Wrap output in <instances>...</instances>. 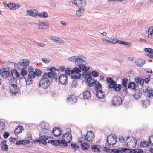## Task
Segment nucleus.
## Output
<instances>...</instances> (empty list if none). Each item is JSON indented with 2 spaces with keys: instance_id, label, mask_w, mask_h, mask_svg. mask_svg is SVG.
Masks as SVG:
<instances>
[{
  "instance_id": "f257e3e1",
  "label": "nucleus",
  "mask_w": 153,
  "mask_h": 153,
  "mask_svg": "<svg viewBox=\"0 0 153 153\" xmlns=\"http://www.w3.org/2000/svg\"><path fill=\"white\" fill-rule=\"evenodd\" d=\"M72 137L71 133L68 132L63 135L62 140H53L49 141L48 143L53 146H56L60 145L62 147H65L67 146V143H69L71 141Z\"/></svg>"
},
{
  "instance_id": "f03ea898",
  "label": "nucleus",
  "mask_w": 153,
  "mask_h": 153,
  "mask_svg": "<svg viewBox=\"0 0 153 153\" xmlns=\"http://www.w3.org/2000/svg\"><path fill=\"white\" fill-rule=\"evenodd\" d=\"M42 74L41 71L39 69H36L35 71H30L27 76L25 77L26 84L28 85L32 82V80L35 78L36 76H39Z\"/></svg>"
},
{
  "instance_id": "7ed1b4c3",
  "label": "nucleus",
  "mask_w": 153,
  "mask_h": 153,
  "mask_svg": "<svg viewBox=\"0 0 153 153\" xmlns=\"http://www.w3.org/2000/svg\"><path fill=\"white\" fill-rule=\"evenodd\" d=\"M65 73L67 75H70L73 74L71 76V78L75 79L79 78L81 76V74L80 73L81 71L77 67H75L72 70H70V68H67L65 70Z\"/></svg>"
},
{
  "instance_id": "20e7f679",
  "label": "nucleus",
  "mask_w": 153,
  "mask_h": 153,
  "mask_svg": "<svg viewBox=\"0 0 153 153\" xmlns=\"http://www.w3.org/2000/svg\"><path fill=\"white\" fill-rule=\"evenodd\" d=\"M68 60L69 61L75 62L76 65H78L81 64L85 63L86 59L84 56L82 55L73 56L68 57Z\"/></svg>"
},
{
  "instance_id": "39448f33",
  "label": "nucleus",
  "mask_w": 153,
  "mask_h": 153,
  "mask_svg": "<svg viewBox=\"0 0 153 153\" xmlns=\"http://www.w3.org/2000/svg\"><path fill=\"white\" fill-rule=\"evenodd\" d=\"M39 81V86L42 88L45 89L48 88L50 84V81L48 78L43 77Z\"/></svg>"
},
{
  "instance_id": "423d86ee",
  "label": "nucleus",
  "mask_w": 153,
  "mask_h": 153,
  "mask_svg": "<svg viewBox=\"0 0 153 153\" xmlns=\"http://www.w3.org/2000/svg\"><path fill=\"white\" fill-rule=\"evenodd\" d=\"M51 139H53L52 137L44 135L40 137L39 139L37 140L36 142H39V143H41L43 145H46L48 142V143L49 141H51L49 140Z\"/></svg>"
},
{
  "instance_id": "0eeeda50",
  "label": "nucleus",
  "mask_w": 153,
  "mask_h": 153,
  "mask_svg": "<svg viewBox=\"0 0 153 153\" xmlns=\"http://www.w3.org/2000/svg\"><path fill=\"white\" fill-rule=\"evenodd\" d=\"M137 144V140L133 137H131L129 139V141L126 143V146L128 147L132 148L135 147Z\"/></svg>"
},
{
  "instance_id": "6e6552de",
  "label": "nucleus",
  "mask_w": 153,
  "mask_h": 153,
  "mask_svg": "<svg viewBox=\"0 0 153 153\" xmlns=\"http://www.w3.org/2000/svg\"><path fill=\"white\" fill-rule=\"evenodd\" d=\"M112 102L113 105L119 106L122 104V98L118 96H115L113 98Z\"/></svg>"
},
{
  "instance_id": "1a4fd4ad",
  "label": "nucleus",
  "mask_w": 153,
  "mask_h": 153,
  "mask_svg": "<svg viewBox=\"0 0 153 153\" xmlns=\"http://www.w3.org/2000/svg\"><path fill=\"white\" fill-rule=\"evenodd\" d=\"M117 141V138L112 135H109L107 138V142L109 145H114L116 144Z\"/></svg>"
},
{
  "instance_id": "9d476101",
  "label": "nucleus",
  "mask_w": 153,
  "mask_h": 153,
  "mask_svg": "<svg viewBox=\"0 0 153 153\" xmlns=\"http://www.w3.org/2000/svg\"><path fill=\"white\" fill-rule=\"evenodd\" d=\"M143 91L144 93H147V95L149 98H150L153 96V89L151 87H146L143 89Z\"/></svg>"
},
{
  "instance_id": "9b49d317",
  "label": "nucleus",
  "mask_w": 153,
  "mask_h": 153,
  "mask_svg": "<svg viewBox=\"0 0 153 153\" xmlns=\"http://www.w3.org/2000/svg\"><path fill=\"white\" fill-rule=\"evenodd\" d=\"M85 139L88 142L92 141L94 139V134L91 131H88L85 137Z\"/></svg>"
},
{
  "instance_id": "f8f14e48",
  "label": "nucleus",
  "mask_w": 153,
  "mask_h": 153,
  "mask_svg": "<svg viewBox=\"0 0 153 153\" xmlns=\"http://www.w3.org/2000/svg\"><path fill=\"white\" fill-rule=\"evenodd\" d=\"M37 13L38 11L36 9L28 10L26 12V16H29L34 17L37 16Z\"/></svg>"
},
{
  "instance_id": "ddd939ff",
  "label": "nucleus",
  "mask_w": 153,
  "mask_h": 153,
  "mask_svg": "<svg viewBox=\"0 0 153 153\" xmlns=\"http://www.w3.org/2000/svg\"><path fill=\"white\" fill-rule=\"evenodd\" d=\"M106 81L109 84L108 87L110 88H113L114 85L116 83V82L111 77L107 78Z\"/></svg>"
},
{
  "instance_id": "4468645a",
  "label": "nucleus",
  "mask_w": 153,
  "mask_h": 153,
  "mask_svg": "<svg viewBox=\"0 0 153 153\" xmlns=\"http://www.w3.org/2000/svg\"><path fill=\"white\" fill-rule=\"evenodd\" d=\"M59 80L62 84H65L67 81V78L65 74L60 75L59 77Z\"/></svg>"
},
{
  "instance_id": "2eb2a0df",
  "label": "nucleus",
  "mask_w": 153,
  "mask_h": 153,
  "mask_svg": "<svg viewBox=\"0 0 153 153\" xmlns=\"http://www.w3.org/2000/svg\"><path fill=\"white\" fill-rule=\"evenodd\" d=\"M76 97L74 95L69 96L67 98V102L68 103L74 104L76 103Z\"/></svg>"
},
{
  "instance_id": "dca6fc26",
  "label": "nucleus",
  "mask_w": 153,
  "mask_h": 153,
  "mask_svg": "<svg viewBox=\"0 0 153 153\" xmlns=\"http://www.w3.org/2000/svg\"><path fill=\"white\" fill-rule=\"evenodd\" d=\"M49 24L47 22H43L39 21L38 23V25L40 29H44L49 26Z\"/></svg>"
},
{
  "instance_id": "f3484780",
  "label": "nucleus",
  "mask_w": 153,
  "mask_h": 153,
  "mask_svg": "<svg viewBox=\"0 0 153 153\" xmlns=\"http://www.w3.org/2000/svg\"><path fill=\"white\" fill-rule=\"evenodd\" d=\"M18 91L17 85L16 84H11V87L10 88V91L12 93L15 94L18 93Z\"/></svg>"
},
{
  "instance_id": "a211bd4d",
  "label": "nucleus",
  "mask_w": 153,
  "mask_h": 153,
  "mask_svg": "<svg viewBox=\"0 0 153 153\" xmlns=\"http://www.w3.org/2000/svg\"><path fill=\"white\" fill-rule=\"evenodd\" d=\"M96 94L97 97L99 99H102L104 97V92L101 90H97Z\"/></svg>"
},
{
  "instance_id": "6ab92c4d",
  "label": "nucleus",
  "mask_w": 153,
  "mask_h": 153,
  "mask_svg": "<svg viewBox=\"0 0 153 153\" xmlns=\"http://www.w3.org/2000/svg\"><path fill=\"white\" fill-rule=\"evenodd\" d=\"M29 61L23 59L19 60L18 62V64L20 66L26 67L29 65Z\"/></svg>"
},
{
  "instance_id": "aec40b11",
  "label": "nucleus",
  "mask_w": 153,
  "mask_h": 153,
  "mask_svg": "<svg viewBox=\"0 0 153 153\" xmlns=\"http://www.w3.org/2000/svg\"><path fill=\"white\" fill-rule=\"evenodd\" d=\"M11 74L13 77V79L15 80L14 77H16V78H19L20 76V74L15 69H13L11 71Z\"/></svg>"
},
{
  "instance_id": "412c9836",
  "label": "nucleus",
  "mask_w": 153,
  "mask_h": 153,
  "mask_svg": "<svg viewBox=\"0 0 153 153\" xmlns=\"http://www.w3.org/2000/svg\"><path fill=\"white\" fill-rule=\"evenodd\" d=\"M145 51L148 53L146 55L150 58H153V49L150 48H146L144 49Z\"/></svg>"
},
{
  "instance_id": "4be33fe9",
  "label": "nucleus",
  "mask_w": 153,
  "mask_h": 153,
  "mask_svg": "<svg viewBox=\"0 0 153 153\" xmlns=\"http://www.w3.org/2000/svg\"><path fill=\"white\" fill-rule=\"evenodd\" d=\"M55 75V73L54 71H51L48 73H44L42 75L43 77L46 78L54 77Z\"/></svg>"
},
{
  "instance_id": "5701e85b",
  "label": "nucleus",
  "mask_w": 153,
  "mask_h": 153,
  "mask_svg": "<svg viewBox=\"0 0 153 153\" xmlns=\"http://www.w3.org/2000/svg\"><path fill=\"white\" fill-rule=\"evenodd\" d=\"M52 133L55 137L59 136L61 134V131L60 129L56 128H55L53 129Z\"/></svg>"
},
{
  "instance_id": "b1692460",
  "label": "nucleus",
  "mask_w": 153,
  "mask_h": 153,
  "mask_svg": "<svg viewBox=\"0 0 153 153\" xmlns=\"http://www.w3.org/2000/svg\"><path fill=\"white\" fill-rule=\"evenodd\" d=\"M20 6L18 4L9 3L8 8L10 9H17L20 7Z\"/></svg>"
},
{
  "instance_id": "393cba45",
  "label": "nucleus",
  "mask_w": 153,
  "mask_h": 153,
  "mask_svg": "<svg viewBox=\"0 0 153 153\" xmlns=\"http://www.w3.org/2000/svg\"><path fill=\"white\" fill-rule=\"evenodd\" d=\"M41 130L42 133L43 134H45L48 133L49 131V128L46 124L42 125L41 126Z\"/></svg>"
},
{
  "instance_id": "a878e982",
  "label": "nucleus",
  "mask_w": 153,
  "mask_h": 153,
  "mask_svg": "<svg viewBox=\"0 0 153 153\" xmlns=\"http://www.w3.org/2000/svg\"><path fill=\"white\" fill-rule=\"evenodd\" d=\"M135 63L137 66L142 67L145 64V61L143 59H139L136 60Z\"/></svg>"
},
{
  "instance_id": "bb28decb",
  "label": "nucleus",
  "mask_w": 153,
  "mask_h": 153,
  "mask_svg": "<svg viewBox=\"0 0 153 153\" xmlns=\"http://www.w3.org/2000/svg\"><path fill=\"white\" fill-rule=\"evenodd\" d=\"M91 149L93 151L95 152H99L101 146L99 145H93L91 146Z\"/></svg>"
},
{
  "instance_id": "cd10ccee",
  "label": "nucleus",
  "mask_w": 153,
  "mask_h": 153,
  "mask_svg": "<svg viewBox=\"0 0 153 153\" xmlns=\"http://www.w3.org/2000/svg\"><path fill=\"white\" fill-rule=\"evenodd\" d=\"M91 97V94L89 91L86 90L83 93V97L85 99H88Z\"/></svg>"
},
{
  "instance_id": "c85d7f7f",
  "label": "nucleus",
  "mask_w": 153,
  "mask_h": 153,
  "mask_svg": "<svg viewBox=\"0 0 153 153\" xmlns=\"http://www.w3.org/2000/svg\"><path fill=\"white\" fill-rule=\"evenodd\" d=\"M79 68V69L80 71L81 70H82L83 71H85V72H87L90 69L89 67H87L83 64H81L79 65H78Z\"/></svg>"
},
{
  "instance_id": "c756f323",
  "label": "nucleus",
  "mask_w": 153,
  "mask_h": 153,
  "mask_svg": "<svg viewBox=\"0 0 153 153\" xmlns=\"http://www.w3.org/2000/svg\"><path fill=\"white\" fill-rule=\"evenodd\" d=\"M24 130L23 127L21 126H19L17 127H16L14 131V133L16 134L21 133Z\"/></svg>"
},
{
  "instance_id": "7c9ffc66",
  "label": "nucleus",
  "mask_w": 153,
  "mask_h": 153,
  "mask_svg": "<svg viewBox=\"0 0 153 153\" xmlns=\"http://www.w3.org/2000/svg\"><path fill=\"white\" fill-rule=\"evenodd\" d=\"M122 85L120 84H118L116 83L113 88L114 91L118 92L120 91L121 89Z\"/></svg>"
},
{
  "instance_id": "2f4dec72",
  "label": "nucleus",
  "mask_w": 153,
  "mask_h": 153,
  "mask_svg": "<svg viewBox=\"0 0 153 153\" xmlns=\"http://www.w3.org/2000/svg\"><path fill=\"white\" fill-rule=\"evenodd\" d=\"M142 106L145 108H146L147 105H149L150 104V102L149 100L145 99L143 100L142 102Z\"/></svg>"
},
{
  "instance_id": "473e14b6",
  "label": "nucleus",
  "mask_w": 153,
  "mask_h": 153,
  "mask_svg": "<svg viewBox=\"0 0 153 153\" xmlns=\"http://www.w3.org/2000/svg\"><path fill=\"white\" fill-rule=\"evenodd\" d=\"M84 9L82 7L80 8L76 11V13L77 15L79 17H80L81 16L82 13L84 11Z\"/></svg>"
},
{
  "instance_id": "72a5a7b5",
  "label": "nucleus",
  "mask_w": 153,
  "mask_h": 153,
  "mask_svg": "<svg viewBox=\"0 0 153 153\" xmlns=\"http://www.w3.org/2000/svg\"><path fill=\"white\" fill-rule=\"evenodd\" d=\"M149 143L146 141H141L140 143V146L141 147L144 148L149 147Z\"/></svg>"
},
{
  "instance_id": "f704fd0d",
  "label": "nucleus",
  "mask_w": 153,
  "mask_h": 153,
  "mask_svg": "<svg viewBox=\"0 0 153 153\" xmlns=\"http://www.w3.org/2000/svg\"><path fill=\"white\" fill-rule=\"evenodd\" d=\"M153 34V27H150L148 31V37L151 38L152 37V34Z\"/></svg>"
},
{
  "instance_id": "c9c22d12",
  "label": "nucleus",
  "mask_w": 153,
  "mask_h": 153,
  "mask_svg": "<svg viewBox=\"0 0 153 153\" xmlns=\"http://www.w3.org/2000/svg\"><path fill=\"white\" fill-rule=\"evenodd\" d=\"M136 85L133 82H131L129 83L128 85V88L131 89L132 90H135L136 89Z\"/></svg>"
},
{
  "instance_id": "e433bc0d",
  "label": "nucleus",
  "mask_w": 153,
  "mask_h": 153,
  "mask_svg": "<svg viewBox=\"0 0 153 153\" xmlns=\"http://www.w3.org/2000/svg\"><path fill=\"white\" fill-rule=\"evenodd\" d=\"M37 16L40 17L46 18L48 17V15L46 12L44 11L43 13H41L38 14L37 13Z\"/></svg>"
},
{
  "instance_id": "4c0bfd02",
  "label": "nucleus",
  "mask_w": 153,
  "mask_h": 153,
  "mask_svg": "<svg viewBox=\"0 0 153 153\" xmlns=\"http://www.w3.org/2000/svg\"><path fill=\"white\" fill-rule=\"evenodd\" d=\"M89 145L86 143H84L82 144L81 145L82 149L83 150L88 149L89 148Z\"/></svg>"
},
{
  "instance_id": "58836bf2",
  "label": "nucleus",
  "mask_w": 153,
  "mask_h": 153,
  "mask_svg": "<svg viewBox=\"0 0 153 153\" xmlns=\"http://www.w3.org/2000/svg\"><path fill=\"white\" fill-rule=\"evenodd\" d=\"M132 153H146V152L142 149H132Z\"/></svg>"
},
{
  "instance_id": "ea45409f",
  "label": "nucleus",
  "mask_w": 153,
  "mask_h": 153,
  "mask_svg": "<svg viewBox=\"0 0 153 153\" xmlns=\"http://www.w3.org/2000/svg\"><path fill=\"white\" fill-rule=\"evenodd\" d=\"M52 40H53L55 42H58L59 43L63 42V41L60 38L56 37H53L51 39Z\"/></svg>"
},
{
  "instance_id": "a19ab883",
  "label": "nucleus",
  "mask_w": 153,
  "mask_h": 153,
  "mask_svg": "<svg viewBox=\"0 0 153 153\" xmlns=\"http://www.w3.org/2000/svg\"><path fill=\"white\" fill-rule=\"evenodd\" d=\"M121 151L123 153H132V149H130L126 148H121Z\"/></svg>"
},
{
  "instance_id": "79ce46f5",
  "label": "nucleus",
  "mask_w": 153,
  "mask_h": 153,
  "mask_svg": "<svg viewBox=\"0 0 153 153\" xmlns=\"http://www.w3.org/2000/svg\"><path fill=\"white\" fill-rule=\"evenodd\" d=\"M79 1V7H82L85 6L87 2L86 0H80Z\"/></svg>"
},
{
  "instance_id": "37998d69",
  "label": "nucleus",
  "mask_w": 153,
  "mask_h": 153,
  "mask_svg": "<svg viewBox=\"0 0 153 153\" xmlns=\"http://www.w3.org/2000/svg\"><path fill=\"white\" fill-rule=\"evenodd\" d=\"M27 74V72L25 68H23L22 69L21 71V74L22 76L26 75Z\"/></svg>"
},
{
  "instance_id": "c03bdc74",
  "label": "nucleus",
  "mask_w": 153,
  "mask_h": 153,
  "mask_svg": "<svg viewBox=\"0 0 153 153\" xmlns=\"http://www.w3.org/2000/svg\"><path fill=\"white\" fill-rule=\"evenodd\" d=\"M10 75L9 72L7 71H5L2 72V76L3 77H6Z\"/></svg>"
},
{
  "instance_id": "a18cd8bd",
  "label": "nucleus",
  "mask_w": 153,
  "mask_h": 153,
  "mask_svg": "<svg viewBox=\"0 0 153 153\" xmlns=\"http://www.w3.org/2000/svg\"><path fill=\"white\" fill-rule=\"evenodd\" d=\"M128 82V79L126 78H124L122 79V84L123 87H127Z\"/></svg>"
},
{
  "instance_id": "49530a36",
  "label": "nucleus",
  "mask_w": 153,
  "mask_h": 153,
  "mask_svg": "<svg viewBox=\"0 0 153 153\" xmlns=\"http://www.w3.org/2000/svg\"><path fill=\"white\" fill-rule=\"evenodd\" d=\"M102 41L104 42L105 43L111 44V37L108 38L106 39H102Z\"/></svg>"
},
{
  "instance_id": "de8ad7c7",
  "label": "nucleus",
  "mask_w": 153,
  "mask_h": 153,
  "mask_svg": "<svg viewBox=\"0 0 153 153\" xmlns=\"http://www.w3.org/2000/svg\"><path fill=\"white\" fill-rule=\"evenodd\" d=\"M142 94L139 91L136 93L134 95V97L135 99H138L139 98L142 96Z\"/></svg>"
},
{
  "instance_id": "09e8293b",
  "label": "nucleus",
  "mask_w": 153,
  "mask_h": 153,
  "mask_svg": "<svg viewBox=\"0 0 153 153\" xmlns=\"http://www.w3.org/2000/svg\"><path fill=\"white\" fill-rule=\"evenodd\" d=\"M91 75L90 73L89 74L87 73L85 74V78L87 80V81H90V80H91Z\"/></svg>"
},
{
  "instance_id": "8fccbe9b",
  "label": "nucleus",
  "mask_w": 153,
  "mask_h": 153,
  "mask_svg": "<svg viewBox=\"0 0 153 153\" xmlns=\"http://www.w3.org/2000/svg\"><path fill=\"white\" fill-rule=\"evenodd\" d=\"M101 85L99 82L97 83L95 86V89L96 90V91L97 90H100V89L101 88Z\"/></svg>"
},
{
  "instance_id": "3c124183",
  "label": "nucleus",
  "mask_w": 153,
  "mask_h": 153,
  "mask_svg": "<svg viewBox=\"0 0 153 153\" xmlns=\"http://www.w3.org/2000/svg\"><path fill=\"white\" fill-rule=\"evenodd\" d=\"M5 127V125L3 122L0 121V131L4 129Z\"/></svg>"
},
{
  "instance_id": "603ef678",
  "label": "nucleus",
  "mask_w": 153,
  "mask_h": 153,
  "mask_svg": "<svg viewBox=\"0 0 153 153\" xmlns=\"http://www.w3.org/2000/svg\"><path fill=\"white\" fill-rule=\"evenodd\" d=\"M1 148L2 150L5 151H7L8 150V146L7 145H2Z\"/></svg>"
},
{
  "instance_id": "864d4df0",
  "label": "nucleus",
  "mask_w": 153,
  "mask_h": 153,
  "mask_svg": "<svg viewBox=\"0 0 153 153\" xmlns=\"http://www.w3.org/2000/svg\"><path fill=\"white\" fill-rule=\"evenodd\" d=\"M91 74L94 77H97L99 76V73L95 71H93L91 72Z\"/></svg>"
},
{
  "instance_id": "5fc2aeb1",
  "label": "nucleus",
  "mask_w": 153,
  "mask_h": 153,
  "mask_svg": "<svg viewBox=\"0 0 153 153\" xmlns=\"http://www.w3.org/2000/svg\"><path fill=\"white\" fill-rule=\"evenodd\" d=\"M80 1V0H74L73 1L72 3L73 4L79 7V1Z\"/></svg>"
},
{
  "instance_id": "6e6d98bb",
  "label": "nucleus",
  "mask_w": 153,
  "mask_h": 153,
  "mask_svg": "<svg viewBox=\"0 0 153 153\" xmlns=\"http://www.w3.org/2000/svg\"><path fill=\"white\" fill-rule=\"evenodd\" d=\"M42 60L45 63H48L50 61V59L47 58H42Z\"/></svg>"
},
{
  "instance_id": "4d7b16f0",
  "label": "nucleus",
  "mask_w": 153,
  "mask_h": 153,
  "mask_svg": "<svg viewBox=\"0 0 153 153\" xmlns=\"http://www.w3.org/2000/svg\"><path fill=\"white\" fill-rule=\"evenodd\" d=\"M121 148H119L118 149H113V152L114 153H123L121 151Z\"/></svg>"
},
{
  "instance_id": "13d9d810",
  "label": "nucleus",
  "mask_w": 153,
  "mask_h": 153,
  "mask_svg": "<svg viewBox=\"0 0 153 153\" xmlns=\"http://www.w3.org/2000/svg\"><path fill=\"white\" fill-rule=\"evenodd\" d=\"M78 85L76 81L75 80H74L71 84V87L72 88H74L76 87Z\"/></svg>"
},
{
  "instance_id": "bf43d9fd",
  "label": "nucleus",
  "mask_w": 153,
  "mask_h": 153,
  "mask_svg": "<svg viewBox=\"0 0 153 153\" xmlns=\"http://www.w3.org/2000/svg\"><path fill=\"white\" fill-rule=\"evenodd\" d=\"M12 63L13 64H14V66L15 68H19V66L18 64V63H14L13 62H8L7 64H10V63Z\"/></svg>"
},
{
  "instance_id": "052dcab7",
  "label": "nucleus",
  "mask_w": 153,
  "mask_h": 153,
  "mask_svg": "<svg viewBox=\"0 0 153 153\" xmlns=\"http://www.w3.org/2000/svg\"><path fill=\"white\" fill-rule=\"evenodd\" d=\"M149 140L150 144L153 145V136H151L149 137Z\"/></svg>"
},
{
  "instance_id": "680f3d73",
  "label": "nucleus",
  "mask_w": 153,
  "mask_h": 153,
  "mask_svg": "<svg viewBox=\"0 0 153 153\" xmlns=\"http://www.w3.org/2000/svg\"><path fill=\"white\" fill-rule=\"evenodd\" d=\"M71 146L74 149H76L79 148V146L76 144H72L71 145Z\"/></svg>"
},
{
  "instance_id": "e2e57ef3",
  "label": "nucleus",
  "mask_w": 153,
  "mask_h": 153,
  "mask_svg": "<svg viewBox=\"0 0 153 153\" xmlns=\"http://www.w3.org/2000/svg\"><path fill=\"white\" fill-rule=\"evenodd\" d=\"M111 44H116L117 42V39L116 38H113L111 37Z\"/></svg>"
},
{
  "instance_id": "0e129e2a",
  "label": "nucleus",
  "mask_w": 153,
  "mask_h": 153,
  "mask_svg": "<svg viewBox=\"0 0 153 153\" xmlns=\"http://www.w3.org/2000/svg\"><path fill=\"white\" fill-rule=\"evenodd\" d=\"M122 44L124 45H128L129 46H130L132 45V44L131 43H129L128 42H124L123 41V42H122Z\"/></svg>"
},
{
  "instance_id": "69168bd1",
  "label": "nucleus",
  "mask_w": 153,
  "mask_h": 153,
  "mask_svg": "<svg viewBox=\"0 0 153 153\" xmlns=\"http://www.w3.org/2000/svg\"><path fill=\"white\" fill-rule=\"evenodd\" d=\"M119 141L121 143H123L125 141V139L122 136L120 137H119Z\"/></svg>"
},
{
  "instance_id": "338daca9",
  "label": "nucleus",
  "mask_w": 153,
  "mask_h": 153,
  "mask_svg": "<svg viewBox=\"0 0 153 153\" xmlns=\"http://www.w3.org/2000/svg\"><path fill=\"white\" fill-rule=\"evenodd\" d=\"M9 135V134L8 132H6L4 133L3 136L4 138H7L8 137Z\"/></svg>"
},
{
  "instance_id": "774afa93",
  "label": "nucleus",
  "mask_w": 153,
  "mask_h": 153,
  "mask_svg": "<svg viewBox=\"0 0 153 153\" xmlns=\"http://www.w3.org/2000/svg\"><path fill=\"white\" fill-rule=\"evenodd\" d=\"M144 82V79H140L139 81V82L138 84H139L140 85H141L142 86H143Z\"/></svg>"
}]
</instances>
